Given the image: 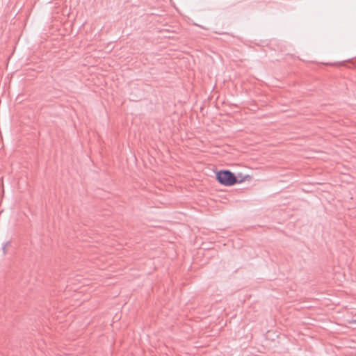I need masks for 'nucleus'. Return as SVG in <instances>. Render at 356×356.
<instances>
[{"mask_svg":"<svg viewBox=\"0 0 356 356\" xmlns=\"http://www.w3.org/2000/svg\"><path fill=\"white\" fill-rule=\"evenodd\" d=\"M10 244V241H8L6 242L5 244H3V254H6V252H7V247Z\"/></svg>","mask_w":356,"mask_h":356,"instance_id":"2","label":"nucleus"},{"mask_svg":"<svg viewBox=\"0 0 356 356\" xmlns=\"http://www.w3.org/2000/svg\"><path fill=\"white\" fill-rule=\"evenodd\" d=\"M217 181L224 186H233L236 183H240L243 179L238 180V178L229 170H220L216 173Z\"/></svg>","mask_w":356,"mask_h":356,"instance_id":"1","label":"nucleus"}]
</instances>
